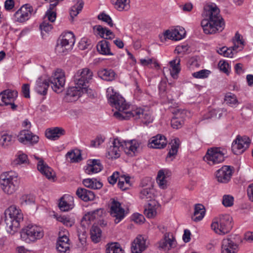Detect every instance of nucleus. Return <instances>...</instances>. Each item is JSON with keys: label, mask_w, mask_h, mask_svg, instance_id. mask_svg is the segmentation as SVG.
Returning a JSON list of instances; mask_svg holds the SVG:
<instances>
[{"label": "nucleus", "mask_w": 253, "mask_h": 253, "mask_svg": "<svg viewBox=\"0 0 253 253\" xmlns=\"http://www.w3.org/2000/svg\"><path fill=\"white\" fill-rule=\"evenodd\" d=\"M203 16L204 19L201 21V26L205 34H213L224 29V22L219 15V9L216 6L205 7Z\"/></svg>", "instance_id": "obj_1"}, {"label": "nucleus", "mask_w": 253, "mask_h": 253, "mask_svg": "<svg viewBox=\"0 0 253 253\" xmlns=\"http://www.w3.org/2000/svg\"><path fill=\"white\" fill-rule=\"evenodd\" d=\"M140 144L136 140L122 142L118 138L110 143V146L107 149V154L109 158L116 159L120 156V152L123 150L126 154L133 157L138 152Z\"/></svg>", "instance_id": "obj_2"}, {"label": "nucleus", "mask_w": 253, "mask_h": 253, "mask_svg": "<svg viewBox=\"0 0 253 253\" xmlns=\"http://www.w3.org/2000/svg\"><path fill=\"white\" fill-rule=\"evenodd\" d=\"M5 229L11 235L14 234L23 220V214L18 208L15 205L10 206L4 212Z\"/></svg>", "instance_id": "obj_3"}, {"label": "nucleus", "mask_w": 253, "mask_h": 253, "mask_svg": "<svg viewBox=\"0 0 253 253\" xmlns=\"http://www.w3.org/2000/svg\"><path fill=\"white\" fill-rule=\"evenodd\" d=\"M107 96L109 102L112 107H115L118 111L114 113V116L117 119L122 120H128L130 118H126L127 114L131 111H127L129 108L125 99L119 94L114 93L112 88H108L107 90Z\"/></svg>", "instance_id": "obj_4"}, {"label": "nucleus", "mask_w": 253, "mask_h": 253, "mask_svg": "<svg viewBox=\"0 0 253 253\" xmlns=\"http://www.w3.org/2000/svg\"><path fill=\"white\" fill-rule=\"evenodd\" d=\"M19 183L17 174L13 172L3 173L0 176V187L7 195L14 194L18 188Z\"/></svg>", "instance_id": "obj_5"}, {"label": "nucleus", "mask_w": 253, "mask_h": 253, "mask_svg": "<svg viewBox=\"0 0 253 253\" xmlns=\"http://www.w3.org/2000/svg\"><path fill=\"white\" fill-rule=\"evenodd\" d=\"M232 227V218L229 214L219 215L214 219L211 224L212 229L219 235H224L229 233Z\"/></svg>", "instance_id": "obj_6"}, {"label": "nucleus", "mask_w": 253, "mask_h": 253, "mask_svg": "<svg viewBox=\"0 0 253 253\" xmlns=\"http://www.w3.org/2000/svg\"><path fill=\"white\" fill-rule=\"evenodd\" d=\"M20 235L23 241L30 243L42 239L44 236V232L40 226L29 224L22 229Z\"/></svg>", "instance_id": "obj_7"}, {"label": "nucleus", "mask_w": 253, "mask_h": 253, "mask_svg": "<svg viewBox=\"0 0 253 253\" xmlns=\"http://www.w3.org/2000/svg\"><path fill=\"white\" fill-rule=\"evenodd\" d=\"M225 150L221 147H212L208 149L204 160L209 165L212 166L224 161Z\"/></svg>", "instance_id": "obj_8"}, {"label": "nucleus", "mask_w": 253, "mask_h": 253, "mask_svg": "<svg viewBox=\"0 0 253 253\" xmlns=\"http://www.w3.org/2000/svg\"><path fill=\"white\" fill-rule=\"evenodd\" d=\"M74 35L71 32H67L58 40L55 50L60 54H65L68 50H71L75 43Z\"/></svg>", "instance_id": "obj_9"}, {"label": "nucleus", "mask_w": 253, "mask_h": 253, "mask_svg": "<svg viewBox=\"0 0 253 253\" xmlns=\"http://www.w3.org/2000/svg\"><path fill=\"white\" fill-rule=\"evenodd\" d=\"M93 77L92 72L87 68L79 70L74 76L75 84L79 86H86Z\"/></svg>", "instance_id": "obj_10"}, {"label": "nucleus", "mask_w": 253, "mask_h": 253, "mask_svg": "<svg viewBox=\"0 0 253 253\" xmlns=\"http://www.w3.org/2000/svg\"><path fill=\"white\" fill-rule=\"evenodd\" d=\"M48 81L54 91L57 93L61 92L65 82L64 73L61 70H57L54 75L48 80Z\"/></svg>", "instance_id": "obj_11"}, {"label": "nucleus", "mask_w": 253, "mask_h": 253, "mask_svg": "<svg viewBox=\"0 0 253 253\" xmlns=\"http://www.w3.org/2000/svg\"><path fill=\"white\" fill-rule=\"evenodd\" d=\"M127 115L125 116L126 118H133L134 120L140 119L141 122L146 125L151 123L153 121L150 112L141 108L131 110L130 113L127 114Z\"/></svg>", "instance_id": "obj_12"}, {"label": "nucleus", "mask_w": 253, "mask_h": 253, "mask_svg": "<svg viewBox=\"0 0 253 253\" xmlns=\"http://www.w3.org/2000/svg\"><path fill=\"white\" fill-rule=\"evenodd\" d=\"M250 143L248 137H241L238 135L232 144V150L235 155H240L249 147Z\"/></svg>", "instance_id": "obj_13"}, {"label": "nucleus", "mask_w": 253, "mask_h": 253, "mask_svg": "<svg viewBox=\"0 0 253 253\" xmlns=\"http://www.w3.org/2000/svg\"><path fill=\"white\" fill-rule=\"evenodd\" d=\"M32 11V6L29 4H25L14 13L13 19L20 23L24 22L30 18Z\"/></svg>", "instance_id": "obj_14"}, {"label": "nucleus", "mask_w": 253, "mask_h": 253, "mask_svg": "<svg viewBox=\"0 0 253 253\" xmlns=\"http://www.w3.org/2000/svg\"><path fill=\"white\" fill-rule=\"evenodd\" d=\"M177 244L173 234L170 232H166L163 238L159 242V248L164 250H169L175 248Z\"/></svg>", "instance_id": "obj_15"}, {"label": "nucleus", "mask_w": 253, "mask_h": 253, "mask_svg": "<svg viewBox=\"0 0 253 253\" xmlns=\"http://www.w3.org/2000/svg\"><path fill=\"white\" fill-rule=\"evenodd\" d=\"M18 140L24 144L34 145L37 143L39 140L38 136L33 134L28 130H21L17 136Z\"/></svg>", "instance_id": "obj_16"}, {"label": "nucleus", "mask_w": 253, "mask_h": 253, "mask_svg": "<svg viewBox=\"0 0 253 253\" xmlns=\"http://www.w3.org/2000/svg\"><path fill=\"white\" fill-rule=\"evenodd\" d=\"M233 169L229 166H223L216 172L217 180L220 183H226L228 182L232 175Z\"/></svg>", "instance_id": "obj_17"}, {"label": "nucleus", "mask_w": 253, "mask_h": 253, "mask_svg": "<svg viewBox=\"0 0 253 253\" xmlns=\"http://www.w3.org/2000/svg\"><path fill=\"white\" fill-rule=\"evenodd\" d=\"M111 215L115 217V222L118 223L125 217V210L121 207L120 202L113 200L110 209Z\"/></svg>", "instance_id": "obj_18"}, {"label": "nucleus", "mask_w": 253, "mask_h": 253, "mask_svg": "<svg viewBox=\"0 0 253 253\" xmlns=\"http://www.w3.org/2000/svg\"><path fill=\"white\" fill-rule=\"evenodd\" d=\"M18 96L16 90L7 89L0 94V106L7 105V103L14 102Z\"/></svg>", "instance_id": "obj_19"}, {"label": "nucleus", "mask_w": 253, "mask_h": 253, "mask_svg": "<svg viewBox=\"0 0 253 253\" xmlns=\"http://www.w3.org/2000/svg\"><path fill=\"white\" fill-rule=\"evenodd\" d=\"M81 91V87L76 85L69 87L65 95L64 100L68 102L77 100L82 96Z\"/></svg>", "instance_id": "obj_20"}, {"label": "nucleus", "mask_w": 253, "mask_h": 253, "mask_svg": "<svg viewBox=\"0 0 253 253\" xmlns=\"http://www.w3.org/2000/svg\"><path fill=\"white\" fill-rule=\"evenodd\" d=\"M238 245L231 239H224L221 243V253H237Z\"/></svg>", "instance_id": "obj_21"}, {"label": "nucleus", "mask_w": 253, "mask_h": 253, "mask_svg": "<svg viewBox=\"0 0 253 253\" xmlns=\"http://www.w3.org/2000/svg\"><path fill=\"white\" fill-rule=\"evenodd\" d=\"M146 239L142 235H138L131 244V252L132 253H141L145 250Z\"/></svg>", "instance_id": "obj_22"}, {"label": "nucleus", "mask_w": 253, "mask_h": 253, "mask_svg": "<svg viewBox=\"0 0 253 253\" xmlns=\"http://www.w3.org/2000/svg\"><path fill=\"white\" fill-rule=\"evenodd\" d=\"M103 213L102 209H97L95 210L88 212L85 214L81 220V224L83 226L89 225L91 221L94 219L101 216Z\"/></svg>", "instance_id": "obj_23"}, {"label": "nucleus", "mask_w": 253, "mask_h": 253, "mask_svg": "<svg viewBox=\"0 0 253 253\" xmlns=\"http://www.w3.org/2000/svg\"><path fill=\"white\" fill-rule=\"evenodd\" d=\"M167 144L166 137L159 134L153 137L149 141V147L155 149H162L165 147Z\"/></svg>", "instance_id": "obj_24"}, {"label": "nucleus", "mask_w": 253, "mask_h": 253, "mask_svg": "<svg viewBox=\"0 0 253 253\" xmlns=\"http://www.w3.org/2000/svg\"><path fill=\"white\" fill-rule=\"evenodd\" d=\"M103 167L99 160L94 159L88 161L87 166L85 169V172L88 174H92L100 171Z\"/></svg>", "instance_id": "obj_25"}, {"label": "nucleus", "mask_w": 253, "mask_h": 253, "mask_svg": "<svg viewBox=\"0 0 253 253\" xmlns=\"http://www.w3.org/2000/svg\"><path fill=\"white\" fill-rule=\"evenodd\" d=\"M58 207L63 211H68L73 208V197L69 195H64L61 198Z\"/></svg>", "instance_id": "obj_26"}, {"label": "nucleus", "mask_w": 253, "mask_h": 253, "mask_svg": "<svg viewBox=\"0 0 253 253\" xmlns=\"http://www.w3.org/2000/svg\"><path fill=\"white\" fill-rule=\"evenodd\" d=\"M38 170L49 179H53L54 173L52 169L44 163L43 160H40L37 164Z\"/></svg>", "instance_id": "obj_27"}, {"label": "nucleus", "mask_w": 253, "mask_h": 253, "mask_svg": "<svg viewBox=\"0 0 253 253\" xmlns=\"http://www.w3.org/2000/svg\"><path fill=\"white\" fill-rule=\"evenodd\" d=\"M179 144L180 140L178 138L171 140L169 143L170 148L166 157L167 161L171 162L175 158L177 153Z\"/></svg>", "instance_id": "obj_28"}, {"label": "nucleus", "mask_w": 253, "mask_h": 253, "mask_svg": "<svg viewBox=\"0 0 253 253\" xmlns=\"http://www.w3.org/2000/svg\"><path fill=\"white\" fill-rule=\"evenodd\" d=\"M65 130L59 127H55L52 129H47L45 131L46 137L51 140L58 139L61 136L64 135Z\"/></svg>", "instance_id": "obj_29"}, {"label": "nucleus", "mask_w": 253, "mask_h": 253, "mask_svg": "<svg viewBox=\"0 0 253 253\" xmlns=\"http://www.w3.org/2000/svg\"><path fill=\"white\" fill-rule=\"evenodd\" d=\"M49 85L48 81L45 79L39 78L36 81L35 90L39 94L45 95L47 93Z\"/></svg>", "instance_id": "obj_30"}, {"label": "nucleus", "mask_w": 253, "mask_h": 253, "mask_svg": "<svg viewBox=\"0 0 253 253\" xmlns=\"http://www.w3.org/2000/svg\"><path fill=\"white\" fill-rule=\"evenodd\" d=\"M76 195L84 202L92 201L95 198L94 193L84 188H79L76 191Z\"/></svg>", "instance_id": "obj_31"}, {"label": "nucleus", "mask_w": 253, "mask_h": 253, "mask_svg": "<svg viewBox=\"0 0 253 253\" xmlns=\"http://www.w3.org/2000/svg\"><path fill=\"white\" fill-rule=\"evenodd\" d=\"M15 137L7 133H0V146L3 149L9 148L14 142Z\"/></svg>", "instance_id": "obj_32"}, {"label": "nucleus", "mask_w": 253, "mask_h": 253, "mask_svg": "<svg viewBox=\"0 0 253 253\" xmlns=\"http://www.w3.org/2000/svg\"><path fill=\"white\" fill-rule=\"evenodd\" d=\"M69 239L67 236L64 235L59 238L56 244L57 251L61 253H66L69 251Z\"/></svg>", "instance_id": "obj_33"}, {"label": "nucleus", "mask_w": 253, "mask_h": 253, "mask_svg": "<svg viewBox=\"0 0 253 253\" xmlns=\"http://www.w3.org/2000/svg\"><path fill=\"white\" fill-rule=\"evenodd\" d=\"M180 59L179 57H176L174 59L169 62V65L171 67L170 73L173 78H176L177 75L180 71Z\"/></svg>", "instance_id": "obj_34"}, {"label": "nucleus", "mask_w": 253, "mask_h": 253, "mask_svg": "<svg viewBox=\"0 0 253 253\" xmlns=\"http://www.w3.org/2000/svg\"><path fill=\"white\" fill-rule=\"evenodd\" d=\"M204 206L200 204H196L194 208V217L193 220L195 221H199L203 219L205 214Z\"/></svg>", "instance_id": "obj_35"}, {"label": "nucleus", "mask_w": 253, "mask_h": 253, "mask_svg": "<svg viewBox=\"0 0 253 253\" xmlns=\"http://www.w3.org/2000/svg\"><path fill=\"white\" fill-rule=\"evenodd\" d=\"M109 42L106 40H102L97 44V50L103 55H113L114 54L110 51Z\"/></svg>", "instance_id": "obj_36"}, {"label": "nucleus", "mask_w": 253, "mask_h": 253, "mask_svg": "<svg viewBox=\"0 0 253 253\" xmlns=\"http://www.w3.org/2000/svg\"><path fill=\"white\" fill-rule=\"evenodd\" d=\"M100 78L106 81H112L115 79V73L112 69H102L98 71Z\"/></svg>", "instance_id": "obj_37"}, {"label": "nucleus", "mask_w": 253, "mask_h": 253, "mask_svg": "<svg viewBox=\"0 0 253 253\" xmlns=\"http://www.w3.org/2000/svg\"><path fill=\"white\" fill-rule=\"evenodd\" d=\"M139 197L141 199L147 201L148 203L151 202V201H155L153 200L154 198V194L153 192V189H151L150 186L141 190L139 194Z\"/></svg>", "instance_id": "obj_38"}, {"label": "nucleus", "mask_w": 253, "mask_h": 253, "mask_svg": "<svg viewBox=\"0 0 253 253\" xmlns=\"http://www.w3.org/2000/svg\"><path fill=\"white\" fill-rule=\"evenodd\" d=\"M112 4L118 10H127L129 8L130 0H111Z\"/></svg>", "instance_id": "obj_39"}, {"label": "nucleus", "mask_w": 253, "mask_h": 253, "mask_svg": "<svg viewBox=\"0 0 253 253\" xmlns=\"http://www.w3.org/2000/svg\"><path fill=\"white\" fill-rule=\"evenodd\" d=\"M73 1L75 4L71 7L70 13L72 18L76 16L81 11L84 6L82 0H73Z\"/></svg>", "instance_id": "obj_40"}, {"label": "nucleus", "mask_w": 253, "mask_h": 253, "mask_svg": "<svg viewBox=\"0 0 253 253\" xmlns=\"http://www.w3.org/2000/svg\"><path fill=\"white\" fill-rule=\"evenodd\" d=\"M156 201H151L148 203L147 206L144 210V213L148 218H153L157 214L156 208Z\"/></svg>", "instance_id": "obj_41"}, {"label": "nucleus", "mask_w": 253, "mask_h": 253, "mask_svg": "<svg viewBox=\"0 0 253 253\" xmlns=\"http://www.w3.org/2000/svg\"><path fill=\"white\" fill-rule=\"evenodd\" d=\"M83 183L85 187L93 189H99L103 186L102 183L97 181L96 179H85L83 180Z\"/></svg>", "instance_id": "obj_42"}, {"label": "nucleus", "mask_w": 253, "mask_h": 253, "mask_svg": "<svg viewBox=\"0 0 253 253\" xmlns=\"http://www.w3.org/2000/svg\"><path fill=\"white\" fill-rule=\"evenodd\" d=\"M180 112V110L177 109L174 113V116L171 120V126L173 128L178 129L180 128L184 123L183 119L178 117Z\"/></svg>", "instance_id": "obj_43"}, {"label": "nucleus", "mask_w": 253, "mask_h": 253, "mask_svg": "<svg viewBox=\"0 0 253 253\" xmlns=\"http://www.w3.org/2000/svg\"><path fill=\"white\" fill-rule=\"evenodd\" d=\"M90 237L94 243H98L100 240L102 231L100 228L96 225H93L90 231Z\"/></svg>", "instance_id": "obj_44"}, {"label": "nucleus", "mask_w": 253, "mask_h": 253, "mask_svg": "<svg viewBox=\"0 0 253 253\" xmlns=\"http://www.w3.org/2000/svg\"><path fill=\"white\" fill-rule=\"evenodd\" d=\"M106 253H124V251L118 243L108 244L106 250Z\"/></svg>", "instance_id": "obj_45"}, {"label": "nucleus", "mask_w": 253, "mask_h": 253, "mask_svg": "<svg viewBox=\"0 0 253 253\" xmlns=\"http://www.w3.org/2000/svg\"><path fill=\"white\" fill-rule=\"evenodd\" d=\"M164 170L159 171L157 177V182L160 188L165 189L167 187V181Z\"/></svg>", "instance_id": "obj_46"}, {"label": "nucleus", "mask_w": 253, "mask_h": 253, "mask_svg": "<svg viewBox=\"0 0 253 253\" xmlns=\"http://www.w3.org/2000/svg\"><path fill=\"white\" fill-rule=\"evenodd\" d=\"M233 50H236V49H233L232 46L229 48H227V47L223 46L221 48H219L217 49V52L224 56V57H230L231 58L233 56Z\"/></svg>", "instance_id": "obj_47"}, {"label": "nucleus", "mask_w": 253, "mask_h": 253, "mask_svg": "<svg viewBox=\"0 0 253 253\" xmlns=\"http://www.w3.org/2000/svg\"><path fill=\"white\" fill-rule=\"evenodd\" d=\"M172 34L174 37V40L178 41L183 38L186 34V32L182 28L178 27L172 30Z\"/></svg>", "instance_id": "obj_48"}, {"label": "nucleus", "mask_w": 253, "mask_h": 253, "mask_svg": "<svg viewBox=\"0 0 253 253\" xmlns=\"http://www.w3.org/2000/svg\"><path fill=\"white\" fill-rule=\"evenodd\" d=\"M67 158L70 159L71 162H78L81 160V154L80 152L74 151L68 152L66 154Z\"/></svg>", "instance_id": "obj_49"}, {"label": "nucleus", "mask_w": 253, "mask_h": 253, "mask_svg": "<svg viewBox=\"0 0 253 253\" xmlns=\"http://www.w3.org/2000/svg\"><path fill=\"white\" fill-rule=\"evenodd\" d=\"M224 101L232 106L238 103L236 95L231 92L226 94L224 97Z\"/></svg>", "instance_id": "obj_50"}, {"label": "nucleus", "mask_w": 253, "mask_h": 253, "mask_svg": "<svg viewBox=\"0 0 253 253\" xmlns=\"http://www.w3.org/2000/svg\"><path fill=\"white\" fill-rule=\"evenodd\" d=\"M35 198L33 195H24L20 198V204L23 206H26L34 203Z\"/></svg>", "instance_id": "obj_51"}, {"label": "nucleus", "mask_w": 253, "mask_h": 253, "mask_svg": "<svg viewBox=\"0 0 253 253\" xmlns=\"http://www.w3.org/2000/svg\"><path fill=\"white\" fill-rule=\"evenodd\" d=\"M57 220L62 222L64 225L67 227H71L74 224V220L70 218L69 217L66 216L65 215L59 216L57 217Z\"/></svg>", "instance_id": "obj_52"}, {"label": "nucleus", "mask_w": 253, "mask_h": 253, "mask_svg": "<svg viewBox=\"0 0 253 253\" xmlns=\"http://www.w3.org/2000/svg\"><path fill=\"white\" fill-rule=\"evenodd\" d=\"M211 71L208 70L203 69L199 71L192 73V76L197 79H205L208 77Z\"/></svg>", "instance_id": "obj_53"}, {"label": "nucleus", "mask_w": 253, "mask_h": 253, "mask_svg": "<svg viewBox=\"0 0 253 253\" xmlns=\"http://www.w3.org/2000/svg\"><path fill=\"white\" fill-rule=\"evenodd\" d=\"M234 45L232 46L233 49H236L240 47V50L243 48L244 42L240 39V35L238 33L235 35V41L234 42Z\"/></svg>", "instance_id": "obj_54"}, {"label": "nucleus", "mask_w": 253, "mask_h": 253, "mask_svg": "<svg viewBox=\"0 0 253 253\" xmlns=\"http://www.w3.org/2000/svg\"><path fill=\"white\" fill-rule=\"evenodd\" d=\"M222 203L225 207H231L233 205L234 198L232 196L225 195L223 196Z\"/></svg>", "instance_id": "obj_55"}, {"label": "nucleus", "mask_w": 253, "mask_h": 253, "mask_svg": "<svg viewBox=\"0 0 253 253\" xmlns=\"http://www.w3.org/2000/svg\"><path fill=\"white\" fill-rule=\"evenodd\" d=\"M98 19L107 23L110 27H113L114 25L110 16L105 13H102L99 14L98 15Z\"/></svg>", "instance_id": "obj_56"}, {"label": "nucleus", "mask_w": 253, "mask_h": 253, "mask_svg": "<svg viewBox=\"0 0 253 253\" xmlns=\"http://www.w3.org/2000/svg\"><path fill=\"white\" fill-rule=\"evenodd\" d=\"M27 160L28 157L27 155L19 152L18 154L17 158L16 159L15 161L17 164H22L27 163Z\"/></svg>", "instance_id": "obj_57"}, {"label": "nucleus", "mask_w": 253, "mask_h": 253, "mask_svg": "<svg viewBox=\"0 0 253 253\" xmlns=\"http://www.w3.org/2000/svg\"><path fill=\"white\" fill-rule=\"evenodd\" d=\"M52 25L49 24L45 20H44L43 22L40 25V28L41 30L46 33L49 32L52 29Z\"/></svg>", "instance_id": "obj_58"}, {"label": "nucleus", "mask_w": 253, "mask_h": 253, "mask_svg": "<svg viewBox=\"0 0 253 253\" xmlns=\"http://www.w3.org/2000/svg\"><path fill=\"white\" fill-rule=\"evenodd\" d=\"M120 172L118 171H115L112 175L108 178V181L111 184L114 185L117 182V179L120 177Z\"/></svg>", "instance_id": "obj_59"}, {"label": "nucleus", "mask_w": 253, "mask_h": 253, "mask_svg": "<svg viewBox=\"0 0 253 253\" xmlns=\"http://www.w3.org/2000/svg\"><path fill=\"white\" fill-rule=\"evenodd\" d=\"M90 44V41L86 38H83L79 42V47L81 50H84L87 48Z\"/></svg>", "instance_id": "obj_60"}, {"label": "nucleus", "mask_w": 253, "mask_h": 253, "mask_svg": "<svg viewBox=\"0 0 253 253\" xmlns=\"http://www.w3.org/2000/svg\"><path fill=\"white\" fill-rule=\"evenodd\" d=\"M104 139L100 136L91 141L90 146L93 147H97L104 142Z\"/></svg>", "instance_id": "obj_61"}, {"label": "nucleus", "mask_w": 253, "mask_h": 253, "mask_svg": "<svg viewBox=\"0 0 253 253\" xmlns=\"http://www.w3.org/2000/svg\"><path fill=\"white\" fill-rule=\"evenodd\" d=\"M45 18H47V20L51 22L55 21L56 18V12L54 11L47 10L45 15Z\"/></svg>", "instance_id": "obj_62"}, {"label": "nucleus", "mask_w": 253, "mask_h": 253, "mask_svg": "<svg viewBox=\"0 0 253 253\" xmlns=\"http://www.w3.org/2000/svg\"><path fill=\"white\" fill-rule=\"evenodd\" d=\"M132 219L135 223L141 224L144 222L145 218L143 215L136 213L133 214Z\"/></svg>", "instance_id": "obj_63"}, {"label": "nucleus", "mask_w": 253, "mask_h": 253, "mask_svg": "<svg viewBox=\"0 0 253 253\" xmlns=\"http://www.w3.org/2000/svg\"><path fill=\"white\" fill-rule=\"evenodd\" d=\"M94 30H96L98 33V34L99 35V36L101 38H105V33L106 31V28H103L101 25H96L93 27Z\"/></svg>", "instance_id": "obj_64"}]
</instances>
